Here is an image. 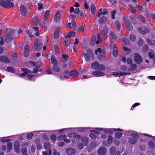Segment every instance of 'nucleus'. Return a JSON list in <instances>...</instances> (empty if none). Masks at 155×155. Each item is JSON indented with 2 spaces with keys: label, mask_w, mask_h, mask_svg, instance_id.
<instances>
[{
  "label": "nucleus",
  "mask_w": 155,
  "mask_h": 155,
  "mask_svg": "<svg viewBox=\"0 0 155 155\" xmlns=\"http://www.w3.org/2000/svg\"><path fill=\"white\" fill-rule=\"evenodd\" d=\"M39 67L38 66H35V68H33V71H31L27 69H22V71H24V72L19 74V77H21V76H24L26 75H27L28 77L29 78L33 77L34 76V75L33 74H31L32 73H36L37 71H38V68Z\"/></svg>",
  "instance_id": "f257e3e1"
},
{
  "label": "nucleus",
  "mask_w": 155,
  "mask_h": 155,
  "mask_svg": "<svg viewBox=\"0 0 155 155\" xmlns=\"http://www.w3.org/2000/svg\"><path fill=\"white\" fill-rule=\"evenodd\" d=\"M13 0H0V5L2 7L5 8H9L12 7L14 6V3L12 1Z\"/></svg>",
  "instance_id": "f03ea898"
},
{
  "label": "nucleus",
  "mask_w": 155,
  "mask_h": 155,
  "mask_svg": "<svg viewBox=\"0 0 155 155\" xmlns=\"http://www.w3.org/2000/svg\"><path fill=\"white\" fill-rule=\"evenodd\" d=\"M83 55L85 60L87 62H89L91 59L93 60V53L90 49H87V50L86 52H83Z\"/></svg>",
  "instance_id": "7ed1b4c3"
},
{
  "label": "nucleus",
  "mask_w": 155,
  "mask_h": 155,
  "mask_svg": "<svg viewBox=\"0 0 155 155\" xmlns=\"http://www.w3.org/2000/svg\"><path fill=\"white\" fill-rule=\"evenodd\" d=\"M91 68L96 70L103 71L105 69V66L104 64H99L97 62H95L91 64Z\"/></svg>",
  "instance_id": "20e7f679"
},
{
  "label": "nucleus",
  "mask_w": 155,
  "mask_h": 155,
  "mask_svg": "<svg viewBox=\"0 0 155 155\" xmlns=\"http://www.w3.org/2000/svg\"><path fill=\"white\" fill-rule=\"evenodd\" d=\"M95 129H97L99 130H103V131L107 134H111L114 133L115 131H122V130L120 128H95Z\"/></svg>",
  "instance_id": "39448f33"
},
{
  "label": "nucleus",
  "mask_w": 155,
  "mask_h": 155,
  "mask_svg": "<svg viewBox=\"0 0 155 155\" xmlns=\"http://www.w3.org/2000/svg\"><path fill=\"white\" fill-rule=\"evenodd\" d=\"M50 145L48 142H46L44 144V147L46 150H48L45 151H43L42 153L43 155H51V150L50 149Z\"/></svg>",
  "instance_id": "423d86ee"
},
{
  "label": "nucleus",
  "mask_w": 155,
  "mask_h": 155,
  "mask_svg": "<svg viewBox=\"0 0 155 155\" xmlns=\"http://www.w3.org/2000/svg\"><path fill=\"white\" fill-rule=\"evenodd\" d=\"M95 54L96 55H97V57L101 61H102L105 57V54L102 52L101 48H98L95 51Z\"/></svg>",
  "instance_id": "0eeeda50"
},
{
  "label": "nucleus",
  "mask_w": 155,
  "mask_h": 155,
  "mask_svg": "<svg viewBox=\"0 0 155 155\" xmlns=\"http://www.w3.org/2000/svg\"><path fill=\"white\" fill-rule=\"evenodd\" d=\"M134 60L137 64H140L142 62V58L139 54L135 53L134 54Z\"/></svg>",
  "instance_id": "6e6552de"
},
{
  "label": "nucleus",
  "mask_w": 155,
  "mask_h": 155,
  "mask_svg": "<svg viewBox=\"0 0 155 155\" xmlns=\"http://www.w3.org/2000/svg\"><path fill=\"white\" fill-rule=\"evenodd\" d=\"M42 47V44L40 40L36 39L34 43V49L37 51H39Z\"/></svg>",
  "instance_id": "1a4fd4ad"
},
{
  "label": "nucleus",
  "mask_w": 155,
  "mask_h": 155,
  "mask_svg": "<svg viewBox=\"0 0 155 155\" xmlns=\"http://www.w3.org/2000/svg\"><path fill=\"white\" fill-rule=\"evenodd\" d=\"M8 33L7 37L5 39V41L7 42H9L12 40L13 38V35L15 33L14 31L13 30L11 29L9 30V32Z\"/></svg>",
  "instance_id": "9d476101"
},
{
  "label": "nucleus",
  "mask_w": 155,
  "mask_h": 155,
  "mask_svg": "<svg viewBox=\"0 0 155 155\" xmlns=\"http://www.w3.org/2000/svg\"><path fill=\"white\" fill-rule=\"evenodd\" d=\"M97 40H96V37L95 35H93L91 39L92 44L94 45L95 43L96 44H98L101 41V38H100V34H97Z\"/></svg>",
  "instance_id": "9b49d317"
},
{
  "label": "nucleus",
  "mask_w": 155,
  "mask_h": 155,
  "mask_svg": "<svg viewBox=\"0 0 155 155\" xmlns=\"http://www.w3.org/2000/svg\"><path fill=\"white\" fill-rule=\"evenodd\" d=\"M123 20L125 23L127 29L129 31H131L133 28L131 23L126 18L124 17Z\"/></svg>",
  "instance_id": "f8f14e48"
},
{
  "label": "nucleus",
  "mask_w": 155,
  "mask_h": 155,
  "mask_svg": "<svg viewBox=\"0 0 155 155\" xmlns=\"http://www.w3.org/2000/svg\"><path fill=\"white\" fill-rule=\"evenodd\" d=\"M20 12L23 15L25 16L28 13L27 10L24 5H20Z\"/></svg>",
  "instance_id": "ddd939ff"
},
{
  "label": "nucleus",
  "mask_w": 155,
  "mask_h": 155,
  "mask_svg": "<svg viewBox=\"0 0 155 155\" xmlns=\"http://www.w3.org/2000/svg\"><path fill=\"white\" fill-rule=\"evenodd\" d=\"M91 74L94 77H101L104 76L105 74L103 72L100 71H94L92 72Z\"/></svg>",
  "instance_id": "4468645a"
},
{
  "label": "nucleus",
  "mask_w": 155,
  "mask_h": 155,
  "mask_svg": "<svg viewBox=\"0 0 155 155\" xmlns=\"http://www.w3.org/2000/svg\"><path fill=\"white\" fill-rule=\"evenodd\" d=\"M0 61L6 63H9L10 62V59L5 56H0Z\"/></svg>",
  "instance_id": "2eb2a0df"
},
{
  "label": "nucleus",
  "mask_w": 155,
  "mask_h": 155,
  "mask_svg": "<svg viewBox=\"0 0 155 155\" xmlns=\"http://www.w3.org/2000/svg\"><path fill=\"white\" fill-rule=\"evenodd\" d=\"M24 55L26 57H28L29 54V51L28 48V45L26 44L25 46L24 49Z\"/></svg>",
  "instance_id": "dca6fc26"
},
{
  "label": "nucleus",
  "mask_w": 155,
  "mask_h": 155,
  "mask_svg": "<svg viewBox=\"0 0 155 155\" xmlns=\"http://www.w3.org/2000/svg\"><path fill=\"white\" fill-rule=\"evenodd\" d=\"M106 152V150L104 147H101L98 149V153L99 155H105Z\"/></svg>",
  "instance_id": "f3484780"
},
{
  "label": "nucleus",
  "mask_w": 155,
  "mask_h": 155,
  "mask_svg": "<svg viewBox=\"0 0 155 155\" xmlns=\"http://www.w3.org/2000/svg\"><path fill=\"white\" fill-rule=\"evenodd\" d=\"M61 19L60 12L57 11L54 18V20L57 23L59 22Z\"/></svg>",
  "instance_id": "a211bd4d"
},
{
  "label": "nucleus",
  "mask_w": 155,
  "mask_h": 155,
  "mask_svg": "<svg viewBox=\"0 0 155 155\" xmlns=\"http://www.w3.org/2000/svg\"><path fill=\"white\" fill-rule=\"evenodd\" d=\"M138 31L142 34H145L149 32V31L146 28H138Z\"/></svg>",
  "instance_id": "6ab92c4d"
},
{
  "label": "nucleus",
  "mask_w": 155,
  "mask_h": 155,
  "mask_svg": "<svg viewBox=\"0 0 155 155\" xmlns=\"http://www.w3.org/2000/svg\"><path fill=\"white\" fill-rule=\"evenodd\" d=\"M67 153L69 155H73L76 153L75 150L72 148H68L66 150Z\"/></svg>",
  "instance_id": "aec40b11"
},
{
  "label": "nucleus",
  "mask_w": 155,
  "mask_h": 155,
  "mask_svg": "<svg viewBox=\"0 0 155 155\" xmlns=\"http://www.w3.org/2000/svg\"><path fill=\"white\" fill-rule=\"evenodd\" d=\"M107 10L106 9H104L103 10L100 8L99 11L98 13L97 14V17H99L101 15H104L107 14Z\"/></svg>",
  "instance_id": "412c9836"
},
{
  "label": "nucleus",
  "mask_w": 155,
  "mask_h": 155,
  "mask_svg": "<svg viewBox=\"0 0 155 155\" xmlns=\"http://www.w3.org/2000/svg\"><path fill=\"white\" fill-rule=\"evenodd\" d=\"M20 143L18 141H16L14 143V149L15 151L17 153H19V151Z\"/></svg>",
  "instance_id": "4be33fe9"
},
{
  "label": "nucleus",
  "mask_w": 155,
  "mask_h": 155,
  "mask_svg": "<svg viewBox=\"0 0 155 155\" xmlns=\"http://www.w3.org/2000/svg\"><path fill=\"white\" fill-rule=\"evenodd\" d=\"M127 73L125 72L117 73V72H114L113 73L112 75L116 77H120V76H125L127 75Z\"/></svg>",
  "instance_id": "5701e85b"
},
{
  "label": "nucleus",
  "mask_w": 155,
  "mask_h": 155,
  "mask_svg": "<svg viewBox=\"0 0 155 155\" xmlns=\"http://www.w3.org/2000/svg\"><path fill=\"white\" fill-rule=\"evenodd\" d=\"M113 52L114 55L115 57H117L118 55L117 50V46L116 45H113Z\"/></svg>",
  "instance_id": "b1692460"
},
{
  "label": "nucleus",
  "mask_w": 155,
  "mask_h": 155,
  "mask_svg": "<svg viewBox=\"0 0 155 155\" xmlns=\"http://www.w3.org/2000/svg\"><path fill=\"white\" fill-rule=\"evenodd\" d=\"M50 12L49 10H47L45 12L44 17V20L45 21H47L48 18L50 15Z\"/></svg>",
  "instance_id": "393cba45"
},
{
  "label": "nucleus",
  "mask_w": 155,
  "mask_h": 155,
  "mask_svg": "<svg viewBox=\"0 0 155 155\" xmlns=\"http://www.w3.org/2000/svg\"><path fill=\"white\" fill-rule=\"evenodd\" d=\"M106 18L105 16H103L101 17L99 20V22L100 24L105 23L106 22Z\"/></svg>",
  "instance_id": "a878e982"
},
{
  "label": "nucleus",
  "mask_w": 155,
  "mask_h": 155,
  "mask_svg": "<svg viewBox=\"0 0 155 155\" xmlns=\"http://www.w3.org/2000/svg\"><path fill=\"white\" fill-rule=\"evenodd\" d=\"M33 31L35 32V35L36 36H38L39 35V31L38 30V28L37 27H33Z\"/></svg>",
  "instance_id": "bb28decb"
},
{
  "label": "nucleus",
  "mask_w": 155,
  "mask_h": 155,
  "mask_svg": "<svg viewBox=\"0 0 155 155\" xmlns=\"http://www.w3.org/2000/svg\"><path fill=\"white\" fill-rule=\"evenodd\" d=\"M75 32L73 31H71L69 32L68 35L66 36L67 38H70L71 37H74L75 36Z\"/></svg>",
  "instance_id": "cd10ccee"
},
{
  "label": "nucleus",
  "mask_w": 155,
  "mask_h": 155,
  "mask_svg": "<svg viewBox=\"0 0 155 155\" xmlns=\"http://www.w3.org/2000/svg\"><path fill=\"white\" fill-rule=\"evenodd\" d=\"M123 49L125 52L124 54L126 55H128L130 52L131 50L125 47H123Z\"/></svg>",
  "instance_id": "c85d7f7f"
},
{
  "label": "nucleus",
  "mask_w": 155,
  "mask_h": 155,
  "mask_svg": "<svg viewBox=\"0 0 155 155\" xmlns=\"http://www.w3.org/2000/svg\"><path fill=\"white\" fill-rule=\"evenodd\" d=\"M85 26L84 25H83L79 27L77 30V31L78 32L84 31L85 29Z\"/></svg>",
  "instance_id": "c756f323"
},
{
  "label": "nucleus",
  "mask_w": 155,
  "mask_h": 155,
  "mask_svg": "<svg viewBox=\"0 0 155 155\" xmlns=\"http://www.w3.org/2000/svg\"><path fill=\"white\" fill-rule=\"evenodd\" d=\"M51 61L54 66H57L58 64L57 61L53 55L51 57Z\"/></svg>",
  "instance_id": "7c9ffc66"
},
{
  "label": "nucleus",
  "mask_w": 155,
  "mask_h": 155,
  "mask_svg": "<svg viewBox=\"0 0 155 155\" xmlns=\"http://www.w3.org/2000/svg\"><path fill=\"white\" fill-rule=\"evenodd\" d=\"M12 144L11 142L8 143L7 144V151L8 152H10L12 148Z\"/></svg>",
  "instance_id": "2f4dec72"
},
{
  "label": "nucleus",
  "mask_w": 155,
  "mask_h": 155,
  "mask_svg": "<svg viewBox=\"0 0 155 155\" xmlns=\"http://www.w3.org/2000/svg\"><path fill=\"white\" fill-rule=\"evenodd\" d=\"M82 142L84 145H86L88 143V139L86 137H83L81 139Z\"/></svg>",
  "instance_id": "473e14b6"
},
{
  "label": "nucleus",
  "mask_w": 155,
  "mask_h": 155,
  "mask_svg": "<svg viewBox=\"0 0 155 155\" xmlns=\"http://www.w3.org/2000/svg\"><path fill=\"white\" fill-rule=\"evenodd\" d=\"M7 71L11 73H14L16 72V70L12 67L9 66L7 68Z\"/></svg>",
  "instance_id": "72a5a7b5"
},
{
  "label": "nucleus",
  "mask_w": 155,
  "mask_h": 155,
  "mask_svg": "<svg viewBox=\"0 0 155 155\" xmlns=\"http://www.w3.org/2000/svg\"><path fill=\"white\" fill-rule=\"evenodd\" d=\"M91 10L92 14L94 15L95 14L96 8L94 5L92 4L91 5Z\"/></svg>",
  "instance_id": "f704fd0d"
},
{
  "label": "nucleus",
  "mask_w": 155,
  "mask_h": 155,
  "mask_svg": "<svg viewBox=\"0 0 155 155\" xmlns=\"http://www.w3.org/2000/svg\"><path fill=\"white\" fill-rule=\"evenodd\" d=\"M78 73L76 70H73L71 71L70 73V76H74L78 75Z\"/></svg>",
  "instance_id": "c9c22d12"
},
{
  "label": "nucleus",
  "mask_w": 155,
  "mask_h": 155,
  "mask_svg": "<svg viewBox=\"0 0 155 155\" xmlns=\"http://www.w3.org/2000/svg\"><path fill=\"white\" fill-rule=\"evenodd\" d=\"M148 145L149 147L152 149H154L155 148V144L151 141H149Z\"/></svg>",
  "instance_id": "e433bc0d"
},
{
  "label": "nucleus",
  "mask_w": 155,
  "mask_h": 155,
  "mask_svg": "<svg viewBox=\"0 0 155 155\" xmlns=\"http://www.w3.org/2000/svg\"><path fill=\"white\" fill-rule=\"evenodd\" d=\"M137 141V139L135 138H130L128 140L129 142L132 144L135 143Z\"/></svg>",
  "instance_id": "4c0bfd02"
},
{
  "label": "nucleus",
  "mask_w": 155,
  "mask_h": 155,
  "mask_svg": "<svg viewBox=\"0 0 155 155\" xmlns=\"http://www.w3.org/2000/svg\"><path fill=\"white\" fill-rule=\"evenodd\" d=\"M59 31L58 30H56L54 33V37L56 39L59 36Z\"/></svg>",
  "instance_id": "58836bf2"
},
{
  "label": "nucleus",
  "mask_w": 155,
  "mask_h": 155,
  "mask_svg": "<svg viewBox=\"0 0 155 155\" xmlns=\"http://www.w3.org/2000/svg\"><path fill=\"white\" fill-rule=\"evenodd\" d=\"M122 41L125 45H128L129 44V40L128 39L124 38H122Z\"/></svg>",
  "instance_id": "ea45409f"
},
{
  "label": "nucleus",
  "mask_w": 155,
  "mask_h": 155,
  "mask_svg": "<svg viewBox=\"0 0 155 155\" xmlns=\"http://www.w3.org/2000/svg\"><path fill=\"white\" fill-rule=\"evenodd\" d=\"M137 67L136 64H133L130 66V69L132 71H134L137 69Z\"/></svg>",
  "instance_id": "a19ab883"
},
{
  "label": "nucleus",
  "mask_w": 155,
  "mask_h": 155,
  "mask_svg": "<svg viewBox=\"0 0 155 155\" xmlns=\"http://www.w3.org/2000/svg\"><path fill=\"white\" fill-rule=\"evenodd\" d=\"M8 137H4L1 138H0V139H1L2 142H7L10 140L8 139Z\"/></svg>",
  "instance_id": "79ce46f5"
},
{
  "label": "nucleus",
  "mask_w": 155,
  "mask_h": 155,
  "mask_svg": "<svg viewBox=\"0 0 155 155\" xmlns=\"http://www.w3.org/2000/svg\"><path fill=\"white\" fill-rule=\"evenodd\" d=\"M147 42L150 45H153L155 44V41L151 40H150L149 39H146Z\"/></svg>",
  "instance_id": "37998d69"
},
{
  "label": "nucleus",
  "mask_w": 155,
  "mask_h": 155,
  "mask_svg": "<svg viewBox=\"0 0 155 155\" xmlns=\"http://www.w3.org/2000/svg\"><path fill=\"white\" fill-rule=\"evenodd\" d=\"M21 152L23 155H27V150L26 148H23L21 150Z\"/></svg>",
  "instance_id": "c03bdc74"
},
{
  "label": "nucleus",
  "mask_w": 155,
  "mask_h": 155,
  "mask_svg": "<svg viewBox=\"0 0 155 155\" xmlns=\"http://www.w3.org/2000/svg\"><path fill=\"white\" fill-rule=\"evenodd\" d=\"M115 25L116 27L117 30H119L120 28V24L118 21H116L115 22Z\"/></svg>",
  "instance_id": "a18cd8bd"
},
{
  "label": "nucleus",
  "mask_w": 155,
  "mask_h": 155,
  "mask_svg": "<svg viewBox=\"0 0 155 155\" xmlns=\"http://www.w3.org/2000/svg\"><path fill=\"white\" fill-rule=\"evenodd\" d=\"M110 154L112 155H114L116 151L115 148L114 147H112L110 149Z\"/></svg>",
  "instance_id": "49530a36"
},
{
  "label": "nucleus",
  "mask_w": 155,
  "mask_h": 155,
  "mask_svg": "<svg viewBox=\"0 0 155 155\" xmlns=\"http://www.w3.org/2000/svg\"><path fill=\"white\" fill-rule=\"evenodd\" d=\"M122 133L120 132L116 133L115 134V137L117 138H120L122 136Z\"/></svg>",
  "instance_id": "de8ad7c7"
},
{
  "label": "nucleus",
  "mask_w": 155,
  "mask_h": 155,
  "mask_svg": "<svg viewBox=\"0 0 155 155\" xmlns=\"http://www.w3.org/2000/svg\"><path fill=\"white\" fill-rule=\"evenodd\" d=\"M148 55L150 58H153L154 55V52L152 51H150L148 53Z\"/></svg>",
  "instance_id": "09e8293b"
},
{
  "label": "nucleus",
  "mask_w": 155,
  "mask_h": 155,
  "mask_svg": "<svg viewBox=\"0 0 155 155\" xmlns=\"http://www.w3.org/2000/svg\"><path fill=\"white\" fill-rule=\"evenodd\" d=\"M110 34L113 40H115L117 39V36L115 33L113 31H111Z\"/></svg>",
  "instance_id": "8fccbe9b"
},
{
  "label": "nucleus",
  "mask_w": 155,
  "mask_h": 155,
  "mask_svg": "<svg viewBox=\"0 0 155 155\" xmlns=\"http://www.w3.org/2000/svg\"><path fill=\"white\" fill-rule=\"evenodd\" d=\"M51 138L52 142L54 143L56 139V136L54 134H52L51 136Z\"/></svg>",
  "instance_id": "3c124183"
},
{
  "label": "nucleus",
  "mask_w": 155,
  "mask_h": 155,
  "mask_svg": "<svg viewBox=\"0 0 155 155\" xmlns=\"http://www.w3.org/2000/svg\"><path fill=\"white\" fill-rule=\"evenodd\" d=\"M71 24L72 25V27L75 30L76 29V22L74 19L72 20L71 21Z\"/></svg>",
  "instance_id": "603ef678"
},
{
  "label": "nucleus",
  "mask_w": 155,
  "mask_h": 155,
  "mask_svg": "<svg viewBox=\"0 0 155 155\" xmlns=\"http://www.w3.org/2000/svg\"><path fill=\"white\" fill-rule=\"evenodd\" d=\"M148 50V48L147 45H145L143 48V51L144 52H147Z\"/></svg>",
  "instance_id": "864d4df0"
},
{
  "label": "nucleus",
  "mask_w": 155,
  "mask_h": 155,
  "mask_svg": "<svg viewBox=\"0 0 155 155\" xmlns=\"http://www.w3.org/2000/svg\"><path fill=\"white\" fill-rule=\"evenodd\" d=\"M2 33V30L0 29V44L3 45L4 44V40L3 39L1 36V34Z\"/></svg>",
  "instance_id": "5fc2aeb1"
},
{
  "label": "nucleus",
  "mask_w": 155,
  "mask_h": 155,
  "mask_svg": "<svg viewBox=\"0 0 155 155\" xmlns=\"http://www.w3.org/2000/svg\"><path fill=\"white\" fill-rule=\"evenodd\" d=\"M52 69L54 71L56 72H58L60 70L59 68L57 67V66H54L53 67Z\"/></svg>",
  "instance_id": "6e6d98bb"
},
{
  "label": "nucleus",
  "mask_w": 155,
  "mask_h": 155,
  "mask_svg": "<svg viewBox=\"0 0 155 155\" xmlns=\"http://www.w3.org/2000/svg\"><path fill=\"white\" fill-rule=\"evenodd\" d=\"M69 39V38H67L65 36V39L64 40V42L66 45L67 46H68V45H69V42L68 41Z\"/></svg>",
  "instance_id": "4d7b16f0"
},
{
  "label": "nucleus",
  "mask_w": 155,
  "mask_h": 155,
  "mask_svg": "<svg viewBox=\"0 0 155 155\" xmlns=\"http://www.w3.org/2000/svg\"><path fill=\"white\" fill-rule=\"evenodd\" d=\"M131 136L134 138L136 139L139 137L138 135L136 133H133L131 134Z\"/></svg>",
  "instance_id": "13d9d810"
},
{
  "label": "nucleus",
  "mask_w": 155,
  "mask_h": 155,
  "mask_svg": "<svg viewBox=\"0 0 155 155\" xmlns=\"http://www.w3.org/2000/svg\"><path fill=\"white\" fill-rule=\"evenodd\" d=\"M66 137V135H65L61 134L59 135L58 138V139L59 140H61L63 139V138H65Z\"/></svg>",
  "instance_id": "bf43d9fd"
},
{
  "label": "nucleus",
  "mask_w": 155,
  "mask_h": 155,
  "mask_svg": "<svg viewBox=\"0 0 155 155\" xmlns=\"http://www.w3.org/2000/svg\"><path fill=\"white\" fill-rule=\"evenodd\" d=\"M130 38L131 41H133L135 40L136 37L134 35L132 34H131L130 36Z\"/></svg>",
  "instance_id": "052dcab7"
},
{
  "label": "nucleus",
  "mask_w": 155,
  "mask_h": 155,
  "mask_svg": "<svg viewBox=\"0 0 155 155\" xmlns=\"http://www.w3.org/2000/svg\"><path fill=\"white\" fill-rule=\"evenodd\" d=\"M112 137L111 136H109L108 137L107 141L110 144L112 142Z\"/></svg>",
  "instance_id": "680f3d73"
},
{
  "label": "nucleus",
  "mask_w": 155,
  "mask_h": 155,
  "mask_svg": "<svg viewBox=\"0 0 155 155\" xmlns=\"http://www.w3.org/2000/svg\"><path fill=\"white\" fill-rule=\"evenodd\" d=\"M128 6L131 9V12L132 13H134L136 12V11L134 7L132 6L131 5H129Z\"/></svg>",
  "instance_id": "e2e57ef3"
},
{
  "label": "nucleus",
  "mask_w": 155,
  "mask_h": 155,
  "mask_svg": "<svg viewBox=\"0 0 155 155\" xmlns=\"http://www.w3.org/2000/svg\"><path fill=\"white\" fill-rule=\"evenodd\" d=\"M143 40L141 38L140 39L138 42V44L139 46H142L143 43Z\"/></svg>",
  "instance_id": "0e129e2a"
},
{
  "label": "nucleus",
  "mask_w": 155,
  "mask_h": 155,
  "mask_svg": "<svg viewBox=\"0 0 155 155\" xmlns=\"http://www.w3.org/2000/svg\"><path fill=\"white\" fill-rule=\"evenodd\" d=\"M38 10L40 11L43 8V5L41 3H38Z\"/></svg>",
  "instance_id": "69168bd1"
},
{
  "label": "nucleus",
  "mask_w": 155,
  "mask_h": 155,
  "mask_svg": "<svg viewBox=\"0 0 155 155\" xmlns=\"http://www.w3.org/2000/svg\"><path fill=\"white\" fill-rule=\"evenodd\" d=\"M62 57L65 61H67L68 58V55L65 54H62Z\"/></svg>",
  "instance_id": "338daca9"
},
{
  "label": "nucleus",
  "mask_w": 155,
  "mask_h": 155,
  "mask_svg": "<svg viewBox=\"0 0 155 155\" xmlns=\"http://www.w3.org/2000/svg\"><path fill=\"white\" fill-rule=\"evenodd\" d=\"M39 24L43 28H45L47 27V25L42 21L40 22Z\"/></svg>",
  "instance_id": "774afa93"
}]
</instances>
